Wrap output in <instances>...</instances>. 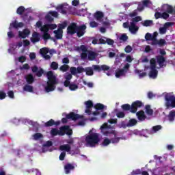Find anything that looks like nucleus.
Listing matches in <instances>:
<instances>
[{"instance_id": "ddd939ff", "label": "nucleus", "mask_w": 175, "mask_h": 175, "mask_svg": "<svg viewBox=\"0 0 175 175\" xmlns=\"http://www.w3.org/2000/svg\"><path fill=\"white\" fill-rule=\"evenodd\" d=\"M49 51L47 48H42L40 49V54H41L44 59H50L51 57L49 55H47L49 54Z\"/></svg>"}, {"instance_id": "2eb2a0df", "label": "nucleus", "mask_w": 175, "mask_h": 175, "mask_svg": "<svg viewBox=\"0 0 175 175\" xmlns=\"http://www.w3.org/2000/svg\"><path fill=\"white\" fill-rule=\"evenodd\" d=\"M60 124H61V122L59 120L55 122L54 121V120L51 119L49 121L44 123V126H46V128H49L54 125H55L56 126H58V125H59Z\"/></svg>"}, {"instance_id": "e433bc0d", "label": "nucleus", "mask_w": 175, "mask_h": 175, "mask_svg": "<svg viewBox=\"0 0 175 175\" xmlns=\"http://www.w3.org/2000/svg\"><path fill=\"white\" fill-rule=\"evenodd\" d=\"M121 108L124 111H131V106L129 104H124L121 106Z\"/></svg>"}, {"instance_id": "9d476101", "label": "nucleus", "mask_w": 175, "mask_h": 175, "mask_svg": "<svg viewBox=\"0 0 175 175\" xmlns=\"http://www.w3.org/2000/svg\"><path fill=\"white\" fill-rule=\"evenodd\" d=\"M162 12H165V13H168L169 14H174V7L169 5V4H164L161 7Z\"/></svg>"}, {"instance_id": "774afa93", "label": "nucleus", "mask_w": 175, "mask_h": 175, "mask_svg": "<svg viewBox=\"0 0 175 175\" xmlns=\"http://www.w3.org/2000/svg\"><path fill=\"white\" fill-rule=\"evenodd\" d=\"M6 98V93L5 92L0 91V100H2Z\"/></svg>"}, {"instance_id": "3c124183", "label": "nucleus", "mask_w": 175, "mask_h": 175, "mask_svg": "<svg viewBox=\"0 0 175 175\" xmlns=\"http://www.w3.org/2000/svg\"><path fill=\"white\" fill-rule=\"evenodd\" d=\"M120 140H121V137H114L111 139V143L113 144H117V143H120Z\"/></svg>"}, {"instance_id": "cd10ccee", "label": "nucleus", "mask_w": 175, "mask_h": 175, "mask_svg": "<svg viewBox=\"0 0 175 175\" xmlns=\"http://www.w3.org/2000/svg\"><path fill=\"white\" fill-rule=\"evenodd\" d=\"M71 147L70 145L69 144H64L60 146L59 147V150H61V151H66L67 152H69L71 150Z\"/></svg>"}, {"instance_id": "a878e982", "label": "nucleus", "mask_w": 175, "mask_h": 175, "mask_svg": "<svg viewBox=\"0 0 175 175\" xmlns=\"http://www.w3.org/2000/svg\"><path fill=\"white\" fill-rule=\"evenodd\" d=\"M170 122H173L175 118V110H172L170 111L169 114L167 116Z\"/></svg>"}, {"instance_id": "a18cd8bd", "label": "nucleus", "mask_w": 175, "mask_h": 175, "mask_svg": "<svg viewBox=\"0 0 175 175\" xmlns=\"http://www.w3.org/2000/svg\"><path fill=\"white\" fill-rule=\"evenodd\" d=\"M78 88L79 85L75 83H70L69 86V89L70 90V91H76V90H78Z\"/></svg>"}, {"instance_id": "de8ad7c7", "label": "nucleus", "mask_w": 175, "mask_h": 175, "mask_svg": "<svg viewBox=\"0 0 175 175\" xmlns=\"http://www.w3.org/2000/svg\"><path fill=\"white\" fill-rule=\"evenodd\" d=\"M96 110H103L105 105L103 104L98 103L94 106Z\"/></svg>"}, {"instance_id": "c756f323", "label": "nucleus", "mask_w": 175, "mask_h": 175, "mask_svg": "<svg viewBox=\"0 0 175 175\" xmlns=\"http://www.w3.org/2000/svg\"><path fill=\"white\" fill-rule=\"evenodd\" d=\"M96 53L90 51L88 53V59L89 61H94L95 58H96Z\"/></svg>"}, {"instance_id": "4468645a", "label": "nucleus", "mask_w": 175, "mask_h": 175, "mask_svg": "<svg viewBox=\"0 0 175 175\" xmlns=\"http://www.w3.org/2000/svg\"><path fill=\"white\" fill-rule=\"evenodd\" d=\"M31 43H38L40 42V34L39 33L34 31L32 33V37L30 38Z\"/></svg>"}, {"instance_id": "bb28decb", "label": "nucleus", "mask_w": 175, "mask_h": 175, "mask_svg": "<svg viewBox=\"0 0 175 175\" xmlns=\"http://www.w3.org/2000/svg\"><path fill=\"white\" fill-rule=\"evenodd\" d=\"M145 111L148 116H152L154 114V110L151 109V105H150L145 106Z\"/></svg>"}, {"instance_id": "2f4dec72", "label": "nucleus", "mask_w": 175, "mask_h": 175, "mask_svg": "<svg viewBox=\"0 0 175 175\" xmlns=\"http://www.w3.org/2000/svg\"><path fill=\"white\" fill-rule=\"evenodd\" d=\"M23 91H26L27 92H33V86H31V85L27 83L24 85Z\"/></svg>"}, {"instance_id": "49530a36", "label": "nucleus", "mask_w": 175, "mask_h": 175, "mask_svg": "<svg viewBox=\"0 0 175 175\" xmlns=\"http://www.w3.org/2000/svg\"><path fill=\"white\" fill-rule=\"evenodd\" d=\"M51 69H53V70H57V69H58V63L53 62L51 64Z\"/></svg>"}, {"instance_id": "09e8293b", "label": "nucleus", "mask_w": 175, "mask_h": 175, "mask_svg": "<svg viewBox=\"0 0 175 175\" xmlns=\"http://www.w3.org/2000/svg\"><path fill=\"white\" fill-rule=\"evenodd\" d=\"M40 31L44 32V33L49 32V26H48V25L46 24V25H44V26H42L40 28Z\"/></svg>"}, {"instance_id": "864d4df0", "label": "nucleus", "mask_w": 175, "mask_h": 175, "mask_svg": "<svg viewBox=\"0 0 175 175\" xmlns=\"http://www.w3.org/2000/svg\"><path fill=\"white\" fill-rule=\"evenodd\" d=\"M152 24V21L151 20H146L143 23L144 27H150Z\"/></svg>"}, {"instance_id": "a211bd4d", "label": "nucleus", "mask_w": 175, "mask_h": 175, "mask_svg": "<svg viewBox=\"0 0 175 175\" xmlns=\"http://www.w3.org/2000/svg\"><path fill=\"white\" fill-rule=\"evenodd\" d=\"M72 170H75V166L72 163H66L64 165V171L66 174H69Z\"/></svg>"}, {"instance_id": "052dcab7", "label": "nucleus", "mask_w": 175, "mask_h": 175, "mask_svg": "<svg viewBox=\"0 0 175 175\" xmlns=\"http://www.w3.org/2000/svg\"><path fill=\"white\" fill-rule=\"evenodd\" d=\"M132 23H139V21H142V16H135V18H133Z\"/></svg>"}, {"instance_id": "f8f14e48", "label": "nucleus", "mask_w": 175, "mask_h": 175, "mask_svg": "<svg viewBox=\"0 0 175 175\" xmlns=\"http://www.w3.org/2000/svg\"><path fill=\"white\" fill-rule=\"evenodd\" d=\"M103 135L105 136H109L110 133H113V131H109V124L107 123H104L100 128Z\"/></svg>"}, {"instance_id": "69168bd1", "label": "nucleus", "mask_w": 175, "mask_h": 175, "mask_svg": "<svg viewBox=\"0 0 175 175\" xmlns=\"http://www.w3.org/2000/svg\"><path fill=\"white\" fill-rule=\"evenodd\" d=\"M65 157H66V152H62L59 157V161H64L65 159Z\"/></svg>"}, {"instance_id": "c03bdc74", "label": "nucleus", "mask_w": 175, "mask_h": 175, "mask_svg": "<svg viewBox=\"0 0 175 175\" xmlns=\"http://www.w3.org/2000/svg\"><path fill=\"white\" fill-rule=\"evenodd\" d=\"M111 143V139H109V138L104 139L102 145L104 146V147H107V146H109Z\"/></svg>"}, {"instance_id": "0e129e2a", "label": "nucleus", "mask_w": 175, "mask_h": 175, "mask_svg": "<svg viewBox=\"0 0 175 175\" xmlns=\"http://www.w3.org/2000/svg\"><path fill=\"white\" fill-rule=\"evenodd\" d=\"M145 39L146 40H152V35L150 33H147L145 35Z\"/></svg>"}, {"instance_id": "393cba45", "label": "nucleus", "mask_w": 175, "mask_h": 175, "mask_svg": "<svg viewBox=\"0 0 175 175\" xmlns=\"http://www.w3.org/2000/svg\"><path fill=\"white\" fill-rule=\"evenodd\" d=\"M27 84H32L35 81V78L32 74H29L25 77Z\"/></svg>"}, {"instance_id": "6e6552de", "label": "nucleus", "mask_w": 175, "mask_h": 175, "mask_svg": "<svg viewBox=\"0 0 175 175\" xmlns=\"http://www.w3.org/2000/svg\"><path fill=\"white\" fill-rule=\"evenodd\" d=\"M85 29H87V26L85 25H81L78 26L77 28V36L78 38H81V36H84V34L85 33Z\"/></svg>"}, {"instance_id": "338daca9", "label": "nucleus", "mask_w": 175, "mask_h": 175, "mask_svg": "<svg viewBox=\"0 0 175 175\" xmlns=\"http://www.w3.org/2000/svg\"><path fill=\"white\" fill-rule=\"evenodd\" d=\"M170 16L169 13L167 12H163L161 14V18H163V20H167V18Z\"/></svg>"}, {"instance_id": "dca6fc26", "label": "nucleus", "mask_w": 175, "mask_h": 175, "mask_svg": "<svg viewBox=\"0 0 175 175\" xmlns=\"http://www.w3.org/2000/svg\"><path fill=\"white\" fill-rule=\"evenodd\" d=\"M156 58L157 62L159 64L160 68H163V66H166V64H163L166 62V59L165 58V57L162 55H158L156 57Z\"/></svg>"}, {"instance_id": "39448f33", "label": "nucleus", "mask_w": 175, "mask_h": 175, "mask_svg": "<svg viewBox=\"0 0 175 175\" xmlns=\"http://www.w3.org/2000/svg\"><path fill=\"white\" fill-rule=\"evenodd\" d=\"M92 68L94 69V70L95 72H102V70H103V72L109 70L110 66H109L106 64H103L101 66L94 64V65H92Z\"/></svg>"}, {"instance_id": "79ce46f5", "label": "nucleus", "mask_w": 175, "mask_h": 175, "mask_svg": "<svg viewBox=\"0 0 175 175\" xmlns=\"http://www.w3.org/2000/svg\"><path fill=\"white\" fill-rule=\"evenodd\" d=\"M85 105L87 109H91L94 107V103H92L90 100L85 102Z\"/></svg>"}, {"instance_id": "c85d7f7f", "label": "nucleus", "mask_w": 175, "mask_h": 175, "mask_svg": "<svg viewBox=\"0 0 175 175\" xmlns=\"http://www.w3.org/2000/svg\"><path fill=\"white\" fill-rule=\"evenodd\" d=\"M104 16H105V14H103V12L100 11H97L94 14V17L96 20H98V21H100V20H102L103 17Z\"/></svg>"}, {"instance_id": "423d86ee", "label": "nucleus", "mask_w": 175, "mask_h": 175, "mask_svg": "<svg viewBox=\"0 0 175 175\" xmlns=\"http://www.w3.org/2000/svg\"><path fill=\"white\" fill-rule=\"evenodd\" d=\"M77 50L78 51H82V53L81 54V59H87V57H88L87 51H88V49H87V46H85V45H81L80 46H77Z\"/></svg>"}, {"instance_id": "7c9ffc66", "label": "nucleus", "mask_w": 175, "mask_h": 175, "mask_svg": "<svg viewBox=\"0 0 175 175\" xmlns=\"http://www.w3.org/2000/svg\"><path fill=\"white\" fill-rule=\"evenodd\" d=\"M42 39H43L44 42H45V43H46V42H47L49 40H54V38H51V36H50V34L49 33V32H46V33H43V35H42Z\"/></svg>"}, {"instance_id": "f257e3e1", "label": "nucleus", "mask_w": 175, "mask_h": 175, "mask_svg": "<svg viewBox=\"0 0 175 175\" xmlns=\"http://www.w3.org/2000/svg\"><path fill=\"white\" fill-rule=\"evenodd\" d=\"M46 77L48 79V81L46 82L45 91L46 92H51V91H54V90H55V84H57V77L54 75V72L53 71H48L46 72Z\"/></svg>"}, {"instance_id": "9b49d317", "label": "nucleus", "mask_w": 175, "mask_h": 175, "mask_svg": "<svg viewBox=\"0 0 175 175\" xmlns=\"http://www.w3.org/2000/svg\"><path fill=\"white\" fill-rule=\"evenodd\" d=\"M56 9L58 12H60L62 14H67L68 10H69V5L68 3H64L58 5Z\"/></svg>"}, {"instance_id": "5fc2aeb1", "label": "nucleus", "mask_w": 175, "mask_h": 175, "mask_svg": "<svg viewBox=\"0 0 175 175\" xmlns=\"http://www.w3.org/2000/svg\"><path fill=\"white\" fill-rule=\"evenodd\" d=\"M51 136H57L58 135V129H52L51 130Z\"/></svg>"}, {"instance_id": "412c9836", "label": "nucleus", "mask_w": 175, "mask_h": 175, "mask_svg": "<svg viewBox=\"0 0 175 175\" xmlns=\"http://www.w3.org/2000/svg\"><path fill=\"white\" fill-rule=\"evenodd\" d=\"M129 29L131 33H136L139 31V27L136 26V23L131 22V26Z\"/></svg>"}, {"instance_id": "f03ea898", "label": "nucleus", "mask_w": 175, "mask_h": 175, "mask_svg": "<svg viewBox=\"0 0 175 175\" xmlns=\"http://www.w3.org/2000/svg\"><path fill=\"white\" fill-rule=\"evenodd\" d=\"M100 141L99 134L96 133L88 135L85 139L86 147H95L96 144H98Z\"/></svg>"}, {"instance_id": "4be33fe9", "label": "nucleus", "mask_w": 175, "mask_h": 175, "mask_svg": "<svg viewBox=\"0 0 175 175\" xmlns=\"http://www.w3.org/2000/svg\"><path fill=\"white\" fill-rule=\"evenodd\" d=\"M126 75V70L125 69H119L116 72L115 76L118 79L121 76H125Z\"/></svg>"}, {"instance_id": "603ef678", "label": "nucleus", "mask_w": 175, "mask_h": 175, "mask_svg": "<svg viewBox=\"0 0 175 175\" xmlns=\"http://www.w3.org/2000/svg\"><path fill=\"white\" fill-rule=\"evenodd\" d=\"M116 116L118 118H124L125 117L124 111H118L116 113Z\"/></svg>"}, {"instance_id": "6e6d98bb", "label": "nucleus", "mask_w": 175, "mask_h": 175, "mask_svg": "<svg viewBox=\"0 0 175 175\" xmlns=\"http://www.w3.org/2000/svg\"><path fill=\"white\" fill-rule=\"evenodd\" d=\"M119 39L122 42H126V40H128V36L125 33L122 34Z\"/></svg>"}, {"instance_id": "6ab92c4d", "label": "nucleus", "mask_w": 175, "mask_h": 175, "mask_svg": "<svg viewBox=\"0 0 175 175\" xmlns=\"http://www.w3.org/2000/svg\"><path fill=\"white\" fill-rule=\"evenodd\" d=\"M136 116L139 121H144L146 118H147V116H146V113L143 110H140L138 112H137Z\"/></svg>"}, {"instance_id": "13d9d810", "label": "nucleus", "mask_w": 175, "mask_h": 175, "mask_svg": "<svg viewBox=\"0 0 175 175\" xmlns=\"http://www.w3.org/2000/svg\"><path fill=\"white\" fill-rule=\"evenodd\" d=\"M161 129H162V126L161 125H157L152 127V131L154 132H158V131H161Z\"/></svg>"}, {"instance_id": "0eeeda50", "label": "nucleus", "mask_w": 175, "mask_h": 175, "mask_svg": "<svg viewBox=\"0 0 175 175\" xmlns=\"http://www.w3.org/2000/svg\"><path fill=\"white\" fill-rule=\"evenodd\" d=\"M77 23H72L67 28V33L68 35H75L77 32Z\"/></svg>"}, {"instance_id": "4d7b16f0", "label": "nucleus", "mask_w": 175, "mask_h": 175, "mask_svg": "<svg viewBox=\"0 0 175 175\" xmlns=\"http://www.w3.org/2000/svg\"><path fill=\"white\" fill-rule=\"evenodd\" d=\"M142 174V170L140 169H137L135 170H133L130 175H138Z\"/></svg>"}, {"instance_id": "7ed1b4c3", "label": "nucleus", "mask_w": 175, "mask_h": 175, "mask_svg": "<svg viewBox=\"0 0 175 175\" xmlns=\"http://www.w3.org/2000/svg\"><path fill=\"white\" fill-rule=\"evenodd\" d=\"M165 106L167 109H174L175 107V96L166 94L165 96Z\"/></svg>"}, {"instance_id": "f3484780", "label": "nucleus", "mask_w": 175, "mask_h": 175, "mask_svg": "<svg viewBox=\"0 0 175 175\" xmlns=\"http://www.w3.org/2000/svg\"><path fill=\"white\" fill-rule=\"evenodd\" d=\"M24 27V23L23 22L18 23L17 21H14L10 25V28H15L17 29L18 28H23Z\"/></svg>"}, {"instance_id": "a19ab883", "label": "nucleus", "mask_w": 175, "mask_h": 175, "mask_svg": "<svg viewBox=\"0 0 175 175\" xmlns=\"http://www.w3.org/2000/svg\"><path fill=\"white\" fill-rule=\"evenodd\" d=\"M59 70L62 72H68L69 70V66L68 64H64L59 68Z\"/></svg>"}, {"instance_id": "4c0bfd02", "label": "nucleus", "mask_w": 175, "mask_h": 175, "mask_svg": "<svg viewBox=\"0 0 175 175\" xmlns=\"http://www.w3.org/2000/svg\"><path fill=\"white\" fill-rule=\"evenodd\" d=\"M150 69H156L157 68V60L155 59L152 58L150 61Z\"/></svg>"}, {"instance_id": "37998d69", "label": "nucleus", "mask_w": 175, "mask_h": 175, "mask_svg": "<svg viewBox=\"0 0 175 175\" xmlns=\"http://www.w3.org/2000/svg\"><path fill=\"white\" fill-rule=\"evenodd\" d=\"M44 73V70H43V68H40V70H37V72H36V75L37 76V77H42Z\"/></svg>"}, {"instance_id": "1a4fd4ad", "label": "nucleus", "mask_w": 175, "mask_h": 175, "mask_svg": "<svg viewBox=\"0 0 175 175\" xmlns=\"http://www.w3.org/2000/svg\"><path fill=\"white\" fill-rule=\"evenodd\" d=\"M143 106V103H142V101L140 100H136L135 102H133L131 104V113H136V111H137V109H139V107H142Z\"/></svg>"}, {"instance_id": "c9c22d12", "label": "nucleus", "mask_w": 175, "mask_h": 175, "mask_svg": "<svg viewBox=\"0 0 175 175\" xmlns=\"http://www.w3.org/2000/svg\"><path fill=\"white\" fill-rule=\"evenodd\" d=\"M127 124L128 128H131V126H135L137 124V120L136 119H131Z\"/></svg>"}, {"instance_id": "5701e85b", "label": "nucleus", "mask_w": 175, "mask_h": 175, "mask_svg": "<svg viewBox=\"0 0 175 175\" xmlns=\"http://www.w3.org/2000/svg\"><path fill=\"white\" fill-rule=\"evenodd\" d=\"M158 77V70L156 68H151V70L149 72V77L151 79H157Z\"/></svg>"}, {"instance_id": "72a5a7b5", "label": "nucleus", "mask_w": 175, "mask_h": 175, "mask_svg": "<svg viewBox=\"0 0 175 175\" xmlns=\"http://www.w3.org/2000/svg\"><path fill=\"white\" fill-rule=\"evenodd\" d=\"M66 127V130H64L65 135H67L68 136H72L73 135V130L70 129V126H64Z\"/></svg>"}, {"instance_id": "8fccbe9b", "label": "nucleus", "mask_w": 175, "mask_h": 175, "mask_svg": "<svg viewBox=\"0 0 175 175\" xmlns=\"http://www.w3.org/2000/svg\"><path fill=\"white\" fill-rule=\"evenodd\" d=\"M34 140H39V139H42L43 137V135L40 133H36L33 135Z\"/></svg>"}, {"instance_id": "20e7f679", "label": "nucleus", "mask_w": 175, "mask_h": 175, "mask_svg": "<svg viewBox=\"0 0 175 175\" xmlns=\"http://www.w3.org/2000/svg\"><path fill=\"white\" fill-rule=\"evenodd\" d=\"M81 116L75 113V112H70V113L66 116V118H63L62 119V122L63 124H66L68 122V120H72V121H77V120H80L81 118Z\"/></svg>"}, {"instance_id": "473e14b6", "label": "nucleus", "mask_w": 175, "mask_h": 175, "mask_svg": "<svg viewBox=\"0 0 175 175\" xmlns=\"http://www.w3.org/2000/svg\"><path fill=\"white\" fill-rule=\"evenodd\" d=\"M85 72L87 76H94V70L92 69V67L85 68Z\"/></svg>"}, {"instance_id": "aec40b11", "label": "nucleus", "mask_w": 175, "mask_h": 175, "mask_svg": "<svg viewBox=\"0 0 175 175\" xmlns=\"http://www.w3.org/2000/svg\"><path fill=\"white\" fill-rule=\"evenodd\" d=\"M31 33V31L28 29H25L23 31H18V36L19 38H22V39H25L28 35Z\"/></svg>"}, {"instance_id": "58836bf2", "label": "nucleus", "mask_w": 175, "mask_h": 175, "mask_svg": "<svg viewBox=\"0 0 175 175\" xmlns=\"http://www.w3.org/2000/svg\"><path fill=\"white\" fill-rule=\"evenodd\" d=\"M135 73L137 75H139V79H142V77H146V76H147V73L146 72H142V70H140L136 69L135 70Z\"/></svg>"}, {"instance_id": "b1692460", "label": "nucleus", "mask_w": 175, "mask_h": 175, "mask_svg": "<svg viewBox=\"0 0 175 175\" xmlns=\"http://www.w3.org/2000/svg\"><path fill=\"white\" fill-rule=\"evenodd\" d=\"M53 33H55V36L57 40L62 39V29H58L57 30H55Z\"/></svg>"}, {"instance_id": "bf43d9fd", "label": "nucleus", "mask_w": 175, "mask_h": 175, "mask_svg": "<svg viewBox=\"0 0 175 175\" xmlns=\"http://www.w3.org/2000/svg\"><path fill=\"white\" fill-rule=\"evenodd\" d=\"M70 72L71 75H72L73 76H76V75L77 74V68H76V67H71Z\"/></svg>"}, {"instance_id": "e2e57ef3", "label": "nucleus", "mask_w": 175, "mask_h": 175, "mask_svg": "<svg viewBox=\"0 0 175 175\" xmlns=\"http://www.w3.org/2000/svg\"><path fill=\"white\" fill-rule=\"evenodd\" d=\"M132 50L133 49H132V46H131V45L126 46L124 49L125 53H131Z\"/></svg>"}, {"instance_id": "f704fd0d", "label": "nucleus", "mask_w": 175, "mask_h": 175, "mask_svg": "<svg viewBox=\"0 0 175 175\" xmlns=\"http://www.w3.org/2000/svg\"><path fill=\"white\" fill-rule=\"evenodd\" d=\"M25 12V8H24V6H20L16 10V13L17 14H19V16H23Z\"/></svg>"}, {"instance_id": "680f3d73", "label": "nucleus", "mask_w": 175, "mask_h": 175, "mask_svg": "<svg viewBox=\"0 0 175 175\" xmlns=\"http://www.w3.org/2000/svg\"><path fill=\"white\" fill-rule=\"evenodd\" d=\"M49 14H51L53 17H58V12L57 11H49Z\"/></svg>"}, {"instance_id": "ea45409f", "label": "nucleus", "mask_w": 175, "mask_h": 175, "mask_svg": "<svg viewBox=\"0 0 175 175\" xmlns=\"http://www.w3.org/2000/svg\"><path fill=\"white\" fill-rule=\"evenodd\" d=\"M66 129V127H65V126H62V127H60V130H58L57 135H59V136L65 135V130Z\"/></svg>"}]
</instances>
